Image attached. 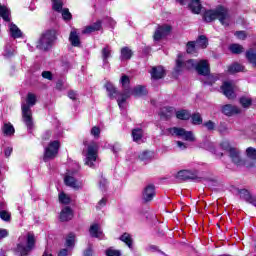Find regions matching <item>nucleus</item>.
<instances>
[{
	"mask_svg": "<svg viewBox=\"0 0 256 256\" xmlns=\"http://www.w3.org/2000/svg\"><path fill=\"white\" fill-rule=\"evenodd\" d=\"M119 151H121V145L119 144H115L113 147H112V152L117 154L119 153Z\"/></svg>",
	"mask_w": 256,
	"mask_h": 256,
	"instance_id": "63",
	"label": "nucleus"
},
{
	"mask_svg": "<svg viewBox=\"0 0 256 256\" xmlns=\"http://www.w3.org/2000/svg\"><path fill=\"white\" fill-rule=\"evenodd\" d=\"M35 247V235L33 233H28L26 241L18 244L17 251L21 256H27L30 251H33Z\"/></svg>",
	"mask_w": 256,
	"mask_h": 256,
	"instance_id": "8",
	"label": "nucleus"
},
{
	"mask_svg": "<svg viewBox=\"0 0 256 256\" xmlns=\"http://www.w3.org/2000/svg\"><path fill=\"white\" fill-rule=\"evenodd\" d=\"M150 75L152 79H163L165 77V68L163 66H154L150 70Z\"/></svg>",
	"mask_w": 256,
	"mask_h": 256,
	"instance_id": "17",
	"label": "nucleus"
},
{
	"mask_svg": "<svg viewBox=\"0 0 256 256\" xmlns=\"http://www.w3.org/2000/svg\"><path fill=\"white\" fill-rule=\"evenodd\" d=\"M246 57L250 63H252L253 67H256V53L253 50H249L246 53Z\"/></svg>",
	"mask_w": 256,
	"mask_h": 256,
	"instance_id": "42",
	"label": "nucleus"
},
{
	"mask_svg": "<svg viewBox=\"0 0 256 256\" xmlns=\"http://www.w3.org/2000/svg\"><path fill=\"white\" fill-rule=\"evenodd\" d=\"M229 157L234 165H242L243 160H241V155L239 154V150H237V148L231 150V153H229Z\"/></svg>",
	"mask_w": 256,
	"mask_h": 256,
	"instance_id": "27",
	"label": "nucleus"
},
{
	"mask_svg": "<svg viewBox=\"0 0 256 256\" xmlns=\"http://www.w3.org/2000/svg\"><path fill=\"white\" fill-rule=\"evenodd\" d=\"M68 97H69V99H72V101H76L77 100V92L70 90L68 92Z\"/></svg>",
	"mask_w": 256,
	"mask_h": 256,
	"instance_id": "59",
	"label": "nucleus"
},
{
	"mask_svg": "<svg viewBox=\"0 0 256 256\" xmlns=\"http://www.w3.org/2000/svg\"><path fill=\"white\" fill-rule=\"evenodd\" d=\"M132 139L135 143H139L143 139V130L141 128H136L132 130Z\"/></svg>",
	"mask_w": 256,
	"mask_h": 256,
	"instance_id": "34",
	"label": "nucleus"
},
{
	"mask_svg": "<svg viewBox=\"0 0 256 256\" xmlns=\"http://www.w3.org/2000/svg\"><path fill=\"white\" fill-rule=\"evenodd\" d=\"M73 217V209L69 206L64 207L60 212V221H71Z\"/></svg>",
	"mask_w": 256,
	"mask_h": 256,
	"instance_id": "20",
	"label": "nucleus"
},
{
	"mask_svg": "<svg viewBox=\"0 0 256 256\" xmlns=\"http://www.w3.org/2000/svg\"><path fill=\"white\" fill-rule=\"evenodd\" d=\"M112 53H113V50H111L110 46H106V47L102 48L101 59L103 61L104 69L109 67V60L111 59V57H113Z\"/></svg>",
	"mask_w": 256,
	"mask_h": 256,
	"instance_id": "14",
	"label": "nucleus"
},
{
	"mask_svg": "<svg viewBox=\"0 0 256 256\" xmlns=\"http://www.w3.org/2000/svg\"><path fill=\"white\" fill-rule=\"evenodd\" d=\"M55 41H57V30H46L38 40L36 47L42 51H49L55 44Z\"/></svg>",
	"mask_w": 256,
	"mask_h": 256,
	"instance_id": "6",
	"label": "nucleus"
},
{
	"mask_svg": "<svg viewBox=\"0 0 256 256\" xmlns=\"http://www.w3.org/2000/svg\"><path fill=\"white\" fill-rule=\"evenodd\" d=\"M76 172L68 171L64 177V183L66 187L74 189V191H81L83 189V180L75 178Z\"/></svg>",
	"mask_w": 256,
	"mask_h": 256,
	"instance_id": "9",
	"label": "nucleus"
},
{
	"mask_svg": "<svg viewBox=\"0 0 256 256\" xmlns=\"http://www.w3.org/2000/svg\"><path fill=\"white\" fill-rule=\"evenodd\" d=\"M203 19L207 23H211V21H215L218 19L222 25L227 27L229 25V21L231 20L229 16V10L223 6H218L214 10H206L203 14Z\"/></svg>",
	"mask_w": 256,
	"mask_h": 256,
	"instance_id": "5",
	"label": "nucleus"
},
{
	"mask_svg": "<svg viewBox=\"0 0 256 256\" xmlns=\"http://www.w3.org/2000/svg\"><path fill=\"white\" fill-rule=\"evenodd\" d=\"M11 153H13V147L11 146L6 147L4 150L5 157H11Z\"/></svg>",
	"mask_w": 256,
	"mask_h": 256,
	"instance_id": "60",
	"label": "nucleus"
},
{
	"mask_svg": "<svg viewBox=\"0 0 256 256\" xmlns=\"http://www.w3.org/2000/svg\"><path fill=\"white\" fill-rule=\"evenodd\" d=\"M185 69H196L199 75H207L210 73L209 62L207 60H187L185 61V56L183 54H179L176 59V71H185Z\"/></svg>",
	"mask_w": 256,
	"mask_h": 256,
	"instance_id": "2",
	"label": "nucleus"
},
{
	"mask_svg": "<svg viewBox=\"0 0 256 256\" xmlns=\"http://www.w3.org/2000/svg\"><path fill=\"white\" fill-rule=\"evenodd\" d=\"M69 41L73 47H80L81 46V38L79 37V33H77V29L72 28Z\"/></svg>",
	"mask_w": 256,
	"mask_h": 256,
	"instance_id": "19",
	"label": "nucleus"
},
{
	"mask_svg": "<svg viewBox=\"0 0 256 256\" xmlns=\"http://www.w3.org/2000/svg\"><path fill=\"white\" fill-rule=\"evenodd\" d=\"M176 145L180 151H185V149H187V143H184L182 141H176Z\"/></svg>",
	"mask_w": 256,
	"mask_h": 256,
	"instance_id": "58",
	"label": "nucleus"
},
{
	"mask_svg": "<svg viewBox=\"0 0 256 256\" xmlns=\"http://www.w3.org/2000/svg\"><path fill=\"white\" fill-rule=\"evenodd\" d=\"M202 147L216 155V157H223V152H219V150L215 149V144L213 142L206 141L203 143Z\"/></svg>",
	"mask_w": 256,
	"mask_h": 256,
	"instance_id": "23",
	"label": "nucleus"
},
{
	"mask_svg": "<svg viewBox=\"0 0 256 256\" xmlns=\"http://www.w3.org/2000/svg\"><path fill=\"white\" fill-rule=\"evenodd\" d=\"M8 29L9 34L13 39H20V37H23V32H21V29L14 23H9Z\"/></svg>",
	"mask_w": 256,
	"mask_h": 256,
	"instance_id": "21",
	"label": "nucleus"
},
{
	"mask_svg": "<svg viewBox=\"0 0 256 256\" xmlns=\"http://www.w3.org/2000/svg\"><path fill=\"white\" fill-rule=\"evenodd\" d=\"M2 133L5 135V137H11L15 135V127H13V124L11 123H4L2 126Z\"/></svg>",
	"mask_w": 256,
	"mask_h": 256,
	"instance_id": "28",
	"label": "nucleus"
},
{
	"mask_svg": "<svg viewBox=\"0 0 256 256\" xmlns=\"http://www.w3.org/2000/svg\"><path fill=\"white\" fill-rule=\"evenodd\" d=\"M37 103V96L33 93H28L25 102H22V121L26 125L28 131H33V112L31 107Z\"/></svg>",
	"mask_w": 256,
	"mask_h": 256,
	"instance_id": "4",
	"label": "nucleus"
},
{
	"mask_svg": "<svg viewBox=\"0 0 256 256\" xmlns=\"http://www.w3.org/2000/svg\"><path fill=\"white\" fill-rule=\"evenodd\" d=\"M59 203L62 205H69L71 203V196L65 194V192H60L58 195Z\"/></svg>",
	"mask_w": 256,
	"mask_h": 256,
	"instance_id": "38",
	"label": "nucleus"
},
{
	"mask_svg": "<svg viewBox=\"0 0 256 256\" xmlns=\"http://www.w3.org/2000/svg\"><path fill=\"white\" fill-rule=\"evenodd\" d=\"M146 251L148 253H155V252L159 251V248L157 246H155V245H148L146 247Z\"/></svg>",
	"mask_w": 256,
	"mask_h": 256,
	"instance_id": "57",
	"label": "nucleus"
},
{
	"mask_svg": "<svg viewBox=\"0 0 256 256\" xmlns=\"http://www.w3.org/2000/svg\"><path fill=\"white\" fill-rule=\"evenodd\" d=\"M246 155L250 161H252L251 166L256 167V149L253 147H249L246 149Z\"/></svg>",
	"mask_w": 256,
	"mask_h": 256,
	"instance_id": "33",
	"label": "nucleus"
},
{
	"mask_svg": "<svg viewBox=\"0 0 256 256\" xmlns=\"http://www.w3.org/2000/svg\"><path fill=\"white\" fill-rule=\"evenodd\" d=\"M43 79H48V81L53 80V74L50 71H44L42 72Z\"/></svg>",
	"mask_w": 256,
	"mask_h": 256,
	"instance_id": "55",
	"label": "nucleus"
},
{
	"mask_svg": "<svg viewBox=\"0 0 256 256\" xmlns=\"http://www.w3.org/2000/svg\"><path fill=\"white\" fill-rule=\"evenodd\" d=\"M200 75L204 76V78L202 79L204 85H213V83H215V81L219 79V75H214V74L209 75V72L207 74H200Z\"/></svg>",
	"mask_w": 256,
	"mask_h": 256,
	"instance_id": "29",
	"label": "nucleus"
},
{
	"mask_svg": "<svg viewBox=\"0 0 256 256\" xmlns=\"http://www.w3.org/2000/svg\"><path fill=\"white\" fill-rule=\"evenodd\" d=\"M101 30V20L96 21L94 24L86 26L82 30V35H89V33H95V31Z\"/></svg>",
	"mask_w": 256,
	"mask_h": 256,
	"instance_id": "22",
	"label": "nucleus"
},
{
	"mask_svg": "<svg viewBox=\"0 0 256 256\" xmlns=\"http://www.w3.org/2000/svg\"><path fill=\"white\" fill-rule=\"evenodd\" d=\"M60 13H61L62 19H64V21H71V19H73L71 12H69V10L67 8H62Z\"/></svg>",
	"mask_w": 256,
	"mask_h": 256,
	"instance_id": "44",
	"label": "nucleus"
},
{
	"mask_svg": "<svg viewBox=\"0 0 256 256\" xmlns=\"http://www.w3.org/2000/svg\"><path fill=\"white\" fill-rule=\"evenodd\" d=\"M90 237H94L96 239H103V230H101V226L99 224L94 223L90 226L89 229Z\"/></svg>",
	"mask_w": 256,
	"mask_h": 256,
	"instance_id": "18",
	"label": "nucleus"
},
{
	"mask_svg": "<svg viewBox=\"0 0 256 256\" xmlns=\"http://www.w3.org/2000/svg\"><path fill=\"white\" fill-rule=\"evenodd\" d=\"M237 39H240V40H244L247 38V34L245 33V31H238L235 33Z\"/></svg>",
	"mask_w": 256,
	"mask_h": 256,
	"instance_id": "56",
	"label": "nucleus"
},
{
	"mask_svg": "<svg viewBox=\"0 0 256 256\" xmlns=\"http://www.w3.org/2000/svg\"><path fill=\"white\" fill-rule=\"evenodd\" d=\"M140 161H152V159H155L157 157V154L154 151H143L139 154Z\"/></svg>",
	"mask_w": 256,
	"mask_h": 256,
	"instance_id": "26",
	"label": "nucleus"
},
{
	"mask_svg": "<svg viewBox=\"0 0 256 256\" xmlns=\"http://www.w3.org/2000/svg\"><path fill=\"white\" fill-rule=\"evenodd\" d=\"M176 117H177V119H182V120L186 121L187 119H189L191 117V113H189V111H187V110H180L176 113Z\"/></svg>",
	"mask_w": 256,
	"mask_h": 256,
	"instance_id": "41",
	"label": "nucleus"
},
{
	"mask_svg": "<svg viewBox=\"0 0 256 256\" xmlns=\"http://www.w3.org/2000/svg\"><path fill=\"white\" fill-rule=\"evenodd\" d=\"M164 135H172V137H178V139H183L184 141L195 142V135L193 132L186 131L183 128L173 127L165 130Z\"/></svg>",
	"mask_w": 256,
	"mask_h": 256,
	"instance_id": "7",
	"label": "nucleus"
},
{
	"mask_svg": "<svg viewBox=\"0 0 256 256\" xmlns=\"http://www.w3.org/2000/svg\"><path fill=\"white\" fill-rule=\"evenodd\" d=\"M220 147L221 149H223V151H228L229 153H231V150H235L236 148L231 146V143H229L228 140H223L220 143Z\"/></svg>",
	"mask_w": 256,
	"mask_h": 256,
	"instance_id": "43",
	"label": "nucleus"
},
{
	"mask_svg": "<svg viewBox=\"0 0 256 256\" xmlns=\"http://www.w3.org/2000/svg\"><path fill=\"white\" fill-rule=\"evenodd\" d=\"M131 57H133V52L131 51V49L124 47L121 49V56L120 59L122 61H127L129 59H131Z\"/></svg>",
	"mask_w": 256,
	"mask_h": 256,
	"instance_id": "35",
	"label": "nucleus"
},
{
	"mask_svg": "<svg viewBox=\"0 0 256 256\" xmlns=\"http://www.w3.org/2000/svg\"><path fill=\"white\" fill-rule=\"evenodd\" d=\"M84 256H93V248L91 246L84 251Z\"/></svg>",
	"mask_w": 256,
	"mask_h": 256,
	"instance_id": "62",
	"label": "nucleus"
},
{
	"mask_svg": "<svg viewBox=\"0 0 256 256\" xmlns=\"http://www.w3.org/2000/svg\"><path fill=\"white\" fill-rule=\"evenodd\" d=\"M221 90L227 99H235V84H233V82H224L221 86Z\"/></svg>",
	"mask_w": 256,
	"mask_h": 256,
	"instance_id": "12",
	"label": "nucleus"
},
{
	"mask_svg": "<svg viewBox=\"0 0 256 256\" xmlns=\"http://www.w3.org/2000/svg\"><path fill=\"white\" fill-rule=\"evenodd\" d=\"M245 67H243L239 63H234L228 66V73H241V71H244Z\"/></svg>",
	"mask_w": 256,
	"mask_h": 256,
	"instance_id": "36",
	"label": "nucleus"
},
{
	"mask_svg": "<svg viewBox=\"0 0 256 256\" xmlns=\"http://www.w3.org/2000/svg\"><path fill=\"white\" fill-rule=\"evenodd\" d=\"M7 205L3 202H0V219L2 221H11V212L5 210Z\"/></svg>",
	"mask_w": 256,
	"mask_h": 256,
	"instance_id": "25",
	"label": "nucleus"
},
{
	"mask_svg": "<svg viewBox=\"0 0 256 256\" xmlns=\"http://www.w3.org/2000/svg\"><path fill=\"white\" fill-rule=\"evenodd\" d=\"M176 177L182 181L187 179H197V170H180Z\"/></svg>",
	"mask_w": 256,
	"mask_h": 256,
	"instance_id": "15",
	"label": "nucleus"
},
{
	"mask_svg": "<svg viewBox=\"0 0 256 256\" xmlns=\"http://www.w3.org/2000/svg\"><path fill=\"white\" fill-rule=\"evenodd\" d=\"M82 155L84 157V165H87V167H90L91 169H95L97 163H99V144L95 141L89 143L84 142Z\"/></svg>",
	"mask_w": 256,
	"mask_h": 256,
	"instance_id": "3",
	"label": "nucleus"
},
{
	"mask_svg": "<svg viewBox=\"0 0 256 256\" xmlns=\"http://www.w3.org/2000/svg\"><path fill=\"white\" fill-rule=\"evenodd\" d=\"M106 256H121V251L109 248L105 251Z\"/></svg>",
	"mask_w": 256,
	"mask_h": 256,
	"instance_id": "52",
	"label": "nucleus"
},
{
	"mask_svg": "<svg viewBox=\"0 0 256 256\" xmlns=\"http://www.w3.org/2000/svg\"><path fill=\"white\" fill-rule=\"evenodd\" d=\"M120 241H122V243H125V245H127V247H129L130 249H133V237L131 236V234H122L120 236Z\"/></svg>",
	"mask_w": 256,
	"mask_h": 256,
	"instance_id": "32",
	"label": "nucleus"
},
{
	"mask_svg": "<svg viewBox=\"0 0 256 256\" xmlns=\"http://www.w3.org/2000/svg\"><path fill=\"white\" fill-rule=\"evenodd\" d=\"M203 126L206 127V129H208V131H213L215 129V127H216L215 122H213L211 120L205 122L203 124Z\"/></svg>",
	"mask_w": 256,
	"mask_h": 256,
	"instance_id": "53",
	"label": "nucleus"
},
{
	"mask_svg": "<svg viewBox=\"0 0 256 256\" xmlns=\"http://www.w3.org/2000/svg\"><path fill=\"white\" fill-rule=\"evenodd\" d=\"M90 135H92V137H94V139H99V136L101 135V128L94 126L92 127L91 131H90Z\"/></svg>",
	"mask_w": 256,
	"mask_h": 256,
	"instance_id": "51",
	"label": "nucleus"
},
{
	"mask_svg": "<svg viewBox=\"0 0 256 256\" xmlns=\"http://www.w3.org/2000/svg\"><path fill=\"white\" fill-rule=\"evenodd\" d=\"M130 83L131 80H129V76L123 75L120 78V85L123 87V89H125L123 93L117 91V88H115V86H113L111 82H107L105 85L108 96L110 97V99H116L120 109H123L125 107V101H127L131 97V90H128Z\"/></svg>",
	"mask_w": 256,
	"mask_h": 256,
	"instance_id": "1",
	"label": "nucleus"
},
{
	"mask_svg": "<svg viewBox=\"0 0 256 256\" xmlns=\"http://www.w3.org/2000/svg\"><path fill=\"white\" fill-rule=\"evenodd\" d=\"M155 197V186L148 185L145 187L143 193H142V199L146 203H149V201H153V198Z\"/></svg>",
	"mask_w": 256,
	"mask_h": 256,
	"instance_id": "16",
	"label": "nucleus"
},
{
	"mask_svg": "<svg viewBox=\"0 0 256 256\" xmlns=\"http://www.w3.org/2000/svg\"><path fill=\"white\" fill-rule=\"evenodd\" d=\"M0 17H2L4 21H11V10H9L7 6L0 4Z\"/></svg>",
	"mask_w": 256,
	"mask_h": 256,
	"instance_id": "30",
	"label": "nucleus"
},
{
	"mask_svg": "<svg viewBox=\"0 0 256 256\" xmlns=\"http://www.w3.org/2000/svg\"><path fill=\"white\" fill-rule=\"evenodd\" d=\"M68 255H69V250H67V249H62L58 253V256H68Z\"/></svg>",
	"mask_w": 256,
	"mask_h": 256,
	"instance_id": "64",
	"label": "nucleus"
},
{
	"mask_svg": "<svg viewBox=\"0 0 256 256\" xmlns=\"http://www.w3.org/2000/svg\"><path fill=\"white\" fill-rule=\"evenodd\" d=\"M222 113L227 117H233V115H239V113H241V108L231 104H226L222 106Z\"/></svg>",
	"mask_w": 256,
	"mask_h": 256,
	"instance_id": "13",
	"label": "nucleus"
},
{
	"mask_svg": "<svg viewBox=\"0 0 256 256\" xmlns=\"http://www.w3.org/2000/svg\"><path fill=\"white\" fill-rule=\"evenodd\" d=\"M173 113H175V108L173 107H166L162 110V116L166 117V119H169Z\"/></svg>",
	"mask_w": 256,
	"mask_h": 256,
	"instance_id": "46",
	"label": "nucleus"
},
{
	"mask_svg": "<svg viewBox=\"0 0 256 256\" xmlns=\"http://www.w3.org/2000/svg\"><path fill=\"white\" fill-rule=\"evenodd\" d=\"M130 95H134V97H143L144 95H147V89L144 86H136L130 91Z\"/></svg>",
	"mask_w": 256,
	"mask_h": 256,
	"instance_id": "31",
	"label": "nucleus"
},
{
	"mask_svg": "<svg viewBox=\"0 0 256 256\" xmlns=\"http://www.w3.org/2000/svg\"><path fill=\"white\" fill-rule=\"evenodd\" d=\"M107 205V198H102L99 200L98 204L96 205V209H103Z\"/></svg>",
	"mask_w": 256,
	"mask_h": 256,
	"instance_id": "54",
	"label": "nucleus"
},
{
	"mask_svg": "<svg viewBox=\"0 0 256 256\" xmlns=\"http://www.w3.org/2000/svg\"><path fill=\"white\" fill-rule=\"evenodd\" d=\"M99 187H100V189H105V187H107V179L101 178V180L99 182Z\"/></svg>",
	"mask_w": 256,
	"mask_h": 256,
	"instance_id": "61",
	"label": "nucleus"
},
{
	"mask_svg": "<svg viewBox=\"0 0 256 256\" xmlns=\"http://www.w3.org/2000/svg\"><path fill=\"white\" fill-rule=\"evenodd\" d=\"M171 30V25L164 24L162 26H158L153 35L154 41H161V39L167 37V35L171 33Z\"/></svg>",
	"mask_w": 256,
	"mask_h": 256,
	"instance_id": "11",
	"label": "nucleus"
},
{
	"mask_svg": "<svg viewBox=\"0 0 256 256\" xmlns=\"http://www.w3.org/2000/svg\"><path fill=\"white\" fill-rule=\"evenodd\" d=\"M75 245V234L70 233L66 238V247H73Z\"/></svg>",
	"mask_w": 256,
	"mask_h": 256,
	"instance_id": "49",
	"label": "nucleus"
},
{
	"mask_svg": "<svg viewBox=\"0 0 256 256\" xmlns=\"http://www.w3.org/2000/svg\"><path fill=\"white\" fill-rule=\"evenodd\" d=\"M251 103H252L251 97L243 96L240 98V104L244 108L251 107Z\"/></svg>",
	"mask_w": 256,
	"mask_h": 256,
	"instance_id": "45",
	"label": "nucleus"
},
{
	"mask_svg": "<svg viewBox=\"0 0 256 256\" xmlns=\"http://www.w3.org/2000/svg\"><path fill=\"white\" fill-rule=\"evenodd\" d=\"M229 49L231 53H235V54L243 53V46L239 44H232L230 45Z\"/></svg>",
	"mask_w": 256,
	"mask_h": 256,
	"instance_id": "48",
	"label": "nucleus"
},
{
	"mask_svg": "<svg viewBox=\"0 0 256 256\" xmlns=\"http://www.w3.org/2000/svg\"><path fill=\"white\" fill-rule=\"evenodd\" d=\"M53 3V9L54 11H57L58 13H61L63 9V1L61 0H52Z\"/></svg>",
	"mask_w": 256,
	"mask_h": 256,
	"instance_id": "47",
	"label": "nucleus"
},
{
	"mask_svg": "<svg viewBox=\"0 0 256 256\" xmlns=\"http://www.w3.org/2000/svg\"><path fill=\"white\" fill-rule=\"evenodd\" d=\"M61 147V143L59 140H54L48 144V146L44 150V158L45 162L51 161V159H55L57 157V153H59V148Z\"/></svg>",
	"mask_w": 256,
	"mask_h": 256,
	"instance_id": "10",
	"label": "nucleus"
},
{
	"mask_svg": "<svg viewBox=\"0 0 256 256\" xmlns=\"http://www.w3.org/2000/svg\"><path fill=\"white\" fill-rule=\"evenodd\" d=\"M192 123L193 125H201V123H203V118H201V114L196 113L192 115Z\"/></svg>",
	"mask_w": 256,
	"mask_h": 256,
	"instance_id": "50",
	"label": "nucleus"
},
{
	"mask_svg": "<svg viewBox=\"0 0 256 256\" xmlns=\"http://www.w3.org/2000/svg\"><path fill=\"white\" fill-rule=\"evenodd\" d=\"M238 195L240 199H244V201H247L248 203L253 198V196H251V193H249V190H246V189L238 190Z\"/></svg>",
	"mask_w": 256,
	"mask_h": 256,
	"instance_id": "37",
	"label": "nucleus"
},
{
	"mask_svg": "<svg viewBox=\"0 0 256 256\" xmlns=\"http://www.w3.org/2000/svg\"><path fill=\"white\" fill-rule=\"evenodd\" d=\"M196 47H198V49H206L208 42H207V37L205 36H200L197 40H196Z\"/></svg>",
	"mask_w": 256,
	"mask_h": 256,
	"instance_id": "39",
	"label": "nucleus"
},
{
	"mask_svg": "<svg viewBox=\"0 0 256 256\" xmlns=\"http://www.w3.org/2000/svg\"><path fill=\"white\" fill-rule=\"evenodd\" d=\"M197 49H199V48L197 47V44L195 42H188L187 43L186 51L190 55H195V53H197Z\"/></svg>",
	"mask_w": 256,
	"mask_h": 256,
	"instance_id": "40",
	"label": "nucleus"
},
{
	"mask_svg": "<svg viewBox=\"0 0 256 256\" xmlns=\"http://www.w3.org/2000/svg\"><path fill=\"white\" fill-rule=\"evenodd\" d=\"M188 7L190 11H192V13H195L196 15H199V13H201V9H203L200 0H190Z\"/></svg>",
	"mask_w": 256,
	"mask_h": 256,
	"instance_id": "24",
	"label": "nucleus"
}]
</instances>
